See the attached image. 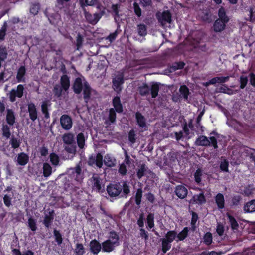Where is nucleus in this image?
<instances>
[{
  "label": "nucleus",
  "mask_w": 255,
  "mask_h": 255,
  "mask_svg": "<svg viewBox=\"0 0 255 255\" xmlns=\"http://www.w3.org/2000/svg\"><path fill=\"white\" fill-rule=\"evenodd\" d=\"M107 191L111 197H116L120 195L121 197L127 198L130 193L129 185L126 181H123L122 185L120 183L110 184L107 187Z\"/></svg>",
  "instance_id": "1"
},
{
  "label": "nucleus",
  "mask_w": 255,
  "mask_h": 255,
  "mask_svg": "<svg viewBox=\"0 0 255 255\" xmlns=\"http://www.w3.org/2000/svg\"><path fill=\"white\" fill-rule=\"evenodd\" d=\"M72 88L76 94H80L83 90L84 101L86 103L88 102L91 98L92 88L87 81L85 80L83 83L82 79L77 77L74 81Z\"/></svg>",
  "instance_id": "2"
},
{
  "label": "nucleus",
  "mask_w": 255,
  "mask_h": 255,
  "mask_svg": "<svg viewBox=\"0 0 255 255\" xmlns=\"http://www.w3.org/2000/svg\"><path fill=\"white\" fill-rule=\"evenodd\" d=\"M108 239L102 243V251L103 252L110 253L113 251L115 248L120 244V237L118 234L112 230L109 232Z\"/></svg>",
  "instance_id": "3"
},
{
  "label": "nucleus",
  "mask_w": 255,
  "mask_h": 255,
  "mask_svg": "<svg viewBox=\"0 0 255 255\" xmlns=\"http://www.w3.org/2000/svg\"><path fill=\"white\" fill-rule=\"evenodd\" d=\"M195 144L196 146L205 147L212 146L215 149L218 148L217 140L214 136H210L208 138L206 136L200 135L196 139Z\"/></svg>",
  "instance_id": "4"
},
{
  "label": "nucleus",
  "mask_w": 255,
  "mask_h": 255,
  "mask_svg": "<svg viewBox=\"0 0 255 255\" xmlns=\"http://www.w3.org/2000/svg\"><path fill=\"white\" fill-rule=\"evenodd\" d=\"M113 88L117 93H120L122 89V85L124 83V74L123 73L118 74L113 79Z\"/></svg>",
  "instance_id": "5"
},
{
  "label": "nucleus",
  "mask_w": 255,
  "mask_h": 255,
  "mask_svg": "<svg viewBox=\"0 0 255 255\" xmlns=\"http://www.w3.org/2000/svg\"><path fill=\"white\" fill-rule=\"evenodd\" d=\"M24 86L22 84H19L17 86L16 90L12 89L9 93V99L11 102H14L16 100V97L21 98L24 93Z\"/></svg>",
  "instance_id": "6"
},
{
  "label": "nucleus",
  "mask_w": 255,
  "mask_h": 255,
  "mask_svg": "<svg viewBox=\"0 0 255 255\" xmlns=\"http://www.w3.org/2000/svg\"><path fill=\"white\" fill-rule=\"evenodd\" d=\"M93 190L102 192V179L97 174H94L90 179Z\"/></svg>",
  "instance_id": "7"
},
{
  "label": "nucleus",
  "mask_w": 255,
  "mask_h": 255,
  "mask_svg": "<svg viewBox=\"0 0 255 255\" xmlns=\"http://www.w3.org/2000/svg\"><path fill=\"white\" fill-rule=\"evenodd\" d=\"M27 106L29 118L32 122H34L38 118V111L36 107L32 102H28Z\"/></svg>",
  "instance_id": "8"
},
{
  "label": "nucleus",
  "mask_w": 255,
  "mask_h": 255,
  "mask_svg": "<svg viewBox=\"0 0 255 255\" xmlns=\"http://www.w3.org/2000/svg\"><path fill=\"white\" fill-rule=\"evenodd\" d=\"M60 122L62 128L65 130H69L72 128V120L69 115L66 114L62 115Z\"/></svg>",
  "instance_id": "9"
},
{
  "label": "nucleus",
  "mask_w": 255,
  "mask_h": 255,
  "mask_svg": "<svg viewBox=\"0 0 255 255\" xmlns=\"http://www.w3.org/2000/svg\"><path fill=\"white\" fill-rule=\"evenodd\" d=\"M156 17L158 21L162 23L163 22L168 23H171L172 22V15L169 10H165L161 14L157 13Z\"/></svg>",
  "instance_id": "10"
},
{
  "label": "nucleus",
  "mask_w": 255,
  "mask_h": 255,
  "mask_svg": "<svg viewBox=\"0 0 255 255\" xmlns=\"http://www.w3.org/2000/svg\"><path fill=\"white\" fill-rule=\"evenodd\" d=\"M55 216V213L53 210L49 211L48 214H45L43 220V224L44 227L49 229L52 225Z\"/></svg>",
  "instance_id": "11"
},
{
  "label": "nucleus",
  "mask_w": 255,
  "mask_h": 255,
  "mask_svg": "<svg viewBox=\"0 0 255 255\" xmlns=\"http://www.w3.org/2000/svg\"><path fill=\"white\" fill-rule=\"evenodd\" d=\"M16 116L14 111L11 109H6V122L9 126H12L16 123Z\"/></svg>",
  "instance_id": "12"
},
{
  "label": "nucleus",
  "mask_w": 255,
  "mask_h": 255,
  "mask_svg": "<svg viewBox=\"0 0 255 255\" xmlns=\"http://www.w3.org/2000/svg\"><path fill=\"white\" fill-rule=\"evenodd\" d=\"M90 250L93 254L97 255L102 250V244L96 239L92 240L90 242Z\"/></svg>",
  "instance_id": "13"
},
{
  "label": "nucleus",
  "mask_w": 255,
  "mask_h": 255,
  "mask_svg": "<svg viewBox=\"0 0 255 255\" xmlns=\"http://www.w3.org/2000/svg\"><path fill=\"white\" fill-rule=\"evenodd\" d=\"M175 192L177 196L180 199H184L188 194L186 187L182 185H178L175 188Z\"/></svg>",
  "instance_id": "14"
},
{
  "label": "nucleus",
  "mask_w": 255,
  "mask_h": 255,
  "mask_svg": "<svg viewBox=\"0 0 255 255\" xmlns=\"http://www.w3.org/2000/svg\"><path fill=\"white\" fill-rule=\"evenodd\" d=\"M60 86L63 89V91L67 92L70 87V77L66 74L62 75L60 79Z\"/></svg>",
  "instance_id": "15"
},
{
  "label": "nucleus",
  "mask_w": 255,
  "mask_h": 255,
  "mask_svg": "<svg viewBox=\"0 0 255 255\" xmlns=\"http://www.w3.org/2000/svg\"><path fill=\"white\" fill-rule=\"evenodd\" d=\"M112 105L114 107L113 108L118 113H122L123 112V106L119 96H117L113 98Z\"/></svg>",
  "instance_id": "16"
},
{
  "label": "nucleus",
  "mask_w": 255,
  "mask_h": 255,
  "mask_svg": "<svg viewBox=\"0 0 255 255\" xmlns=\"http://www.w3.org/2000/svg\"><path fill=\"white\" fill-rule=\"evenodd\" d=\"M228 22H225L221 19H217L213 24V30L216 32H220L223 31Z\"/></svg>",
  "instance_id": "17"
},
{
  "label": "nucleus",
  "mask_w": 255,
  "mask_h": 255,
  "mask_svg": "<svg viewBox=\"0 0 255 255\" xmlns=\"http://www.w3.org/2000/svg\"><path fill=\"white\" fill-rule=\"evenodd\" d=\"M206 202V198L204 196V193L201 192L199 194L194 195L190 200V203L198 204L199 205H202Z\"/></svg>",
  "instance_id": "18"
},
{
  "label": "nucleus",
  "mask_w": 255,
  "mask_h": 255,
  "mask_svg": "<svg viewBox=\"0 0 255 255\" xmlns=\"http://www.w3.org/2000/svg\"><path fill=\"white\" fill-rule=\"evenodd\" d=\"M160 83L152 82L150 83V92L152 98H156L158 95Z\"/></svg>",
  "instance_id": "19"
},
{
  "label": "nucleus",
  "mask_w": 255,
  "mask_h": 255,
  "mask_svg": "<svg viewBox=\"0 0 255 255\" xmlns=\"http://www.w3.org/2000/svg\"><path fill=\"white\" fill-rule=\"evenodd\" d=\"M26 75V68L24 66H21L18 69L17 74L16 76V78L17 80V82L18 83L20 82H25V76Z\"/></svg>",
  "instance_id": "20"
},
{
  "label": "nucleus",
  "mask_w": 255,
  "mask_h": 255,
  "mask_svg": "<svg viewBox=\"0 0 255 255\" xmlns=\"http://www.w3.org/2000/svg\"><path fill=\"white\" fill-rule=\"evenodd\" d=\"M85 18L87 21L92 24H96L100 20L101 16L99 13H94L92 14L89 12L85 13Z\"/></svg>",
  "instance_id": "21"
},
{
  "label": "nucleus",
  "mask_w": 255,
  "mask_h": 255,
  "mask_svg": "<svg viewBox=\"0 0 255 255\" xmlns=\"http://www.w3.org/2000/svg\"><path fill=\"white\" fill-rule=\"evenodd\" d=\"M135 118L137 125L141 128H147L145 118L139 112L135 113Z\"/></svg>",
  "instance_id": "22"
},
{
  "label": "nucleus",
  "mask_w": 255,
  "mask_h": 255,
  "mask_svg": "<svg viewBox=\"0 0 255 255\" xmlns=\"http://www.w3.org/2000/svg\"><path fill=\"white\" fill-rule=\"evenodd\" d=\"M29 161L28 155L24 152H21L17 155V162L18 165L25 166Z\"/></svg>",
  "instance_id": "23"
},
{
  "label": "nucleus",
  "mask_w": 255,
  "mask_h": 255,
  "mask_svg": "<svg viewBox=\"0 0 255 255\" xmlns=\"http://www.w3.org/2000/svg\"><path fill=\"white\" fill-rule=\"evenodd\" d=\"M116 112H117L113 108L109 109L108 119L106 121V124L110 125L112 124L115 123L117 118Z\"/></svg>",
  "instance_id": "24"
},
{
  "label": "nucleus",
  "mask_w": 255,
  "mask_h": 255,
  "mask_svg": "<svg viewBox=\"0 0 255 255\" xmlns=\"http://www.w3.org/2000/svg\"><path fill=\"white\" fill-rule=\"evenodd\" d=\"M62 139L64 144L69 145L75 143L74 134L71 132L63 134Z\"/></svg>",
  "instance_id": "25"
},
{
  "label": "nucleus",
  "mask_w": 255,
  "mask_h": 255,
  "mask_svg": "<svg viewBox=\"0 0 255 255\" xmlns=\"http://www.w3.org/2000/svg\"><path fill=\"white\" fill-rule=\"evenodd\" d=\"M104 164L108 167H113L116 164V159L109 154H106L104 157Z\"/></svg>",
  "instance_id": "26"
},
{
  "label": "nucleus",
  "mask_w": 255,
  "mask_h": 255,
  "mask_svg": "<svg viewBox=\"0 0 255 255\" xmlns=\"http://www.w3.org/2000/svg\"><path fill=\"white\" fill-rule=\"evenodd\" d=\"M138 92L142 96H146L150 93V86L146 83H143L138 87Z\"/></svg>",
  "instance_id": "27"
},
{
  "label": "nucleus",
  "mask_w": 255,
  "mask_h": 255,
  "mask_svg": "<svg viewBox=\"0 0 255 255\" xmlns=\"http://www.w3.org/2000/svg\"><path fill=\"white\" fill-rule=\"evenodd\" d=\"M215 202L219 209H222L225 207V199L224 195L220 193H218L215 197Z\"/></svg>",
  "instance_id": "28"
},
{
  "label": "nucleus",
  "mask_w": 255,
  "mask_h": 255,
  "mask_svg": "<svg viewBox=\"0 0 255 255\" xmlns=\"http://www.w3.org/2000/svg\"><path fill=\"white\" fill-rule=\"evenodd\" d=\"M244 210L247 213L255 212V199L251 200L247 202L244 206Z\"/></svg>",
  "instance_id": "29"
},
{
  "label": "nucleus",
  "mask_w": 255,
  "mask_h": 255,
  "mask_svg": "<svg viewBox=\"0 0 255 255\" xmlns=\"http://www.w3.org/2000/svg\"><path fill=\"white\" fill-rule=\"evenodd\" d=\"M70 170L71 171V175H73L74 176H75V180L79 181V178L81 177L82 175V169L81 166L79 164H78L75 167L72 168Z\"/></svg>",
  "instance_id": "30"
},
{
  "label": "nucleus",
  "mask_w": 255,
  "mask_h": 255,
  "mask_svg": "<svg viewBox=\"0 0 255 255\" xmlns=\"http://www.w3.org/2000/svg\"><path fill=\"white\" fill-rule=\"evenodd\" d=\"M179 91L180 94L184 98V100L187 101L188 99V97L190 94V92L188 87L185 85H182L180 86Z\"/></svg>",
  "instance_id": "31"
},
{
  "label": "nucleus",
  "mask_w": 255,
  "mask_h": 255,
  "mask_svg": "<svg viewBox=\"0 0 255 255\" xmlns=\"http://www.w3.org/2000/svg\"><path fill=\"white\" fill-rule=\"evenodd\" d=\"M43 176L44 177H49L52 173V168L51 165L47 162H45L43 164Z\"/></svg>",
  "instance_id": "32"
},
{
  "label": "nucleus",
  "mask_w": 255,
  "mask_h": 255,
  "mask_svg": "<svg viewBox=\"0 0 255 255\" xmlns=\"http://www.w3.org/2000/svg\"><path fill=\"white\" fill-rule=\"evenodd\" d=\"M168 158L167 162L170 165L173 166L178 162L177 154L175 152H171L168 154Z\"/></svg>",
  "instance_id": "33"
},
{
  "label": "nucleus",
  "mask_w": 255,
  "mask_h": 255,
  "mask_svg": "<svg viewBox=\"0 0 255 255\" xmlns=\"http://www.w3.org/2000/svg\"><path fill=\"white\" fill-rule=\"evenodd\" d=\"M189 228L187 227H184L182 230L178 234H177V241H183L188 236Z\"/></svg>",
  "instance_id": "34"
},
{
  "label": "nucleus",
  "mask_w": 255,
  "mask_h": 255,
  "mask_svg": "<svg viewBox=\"0 0 255 255\" xmlns=\"http://www.w3.org/2000/svg\"><path fill=\"white\" fill-rule=\"evenodd\" d=\"M76 140L78 147L80 149H83L85 144V139L84 133L82 132L78 133L76 137Z\"/></svg>",
  "instance_id": "35"
},
{
  "label": "nucleus",
  "mask_w": 255,
  "mask_h": 255,
  "mask_svg": "<svg viewBox=\"0 0 255 255\" xmlns=\"http://www.w3.org/2000/svg\"><path fill=\"white\" fill-rule=\"evenodd\" d=\"M185 63L183 61L175 62L172 63L170 67L171 71H175L177 70H181L184 68Z\"/></svg>",
  "instance_id": "36"
},
{
  "label": "nucleus",
  "mask_w": 255,
  "mask_h": 255,
  "mask_svg": "<svg viewBox=\"0 0 255 255\" xmlns=\"http://www.w3.org/2000/svg\"><path fill=\"white\" fill-rule=\"evenodd\" d=\"M203 175V170L201 168H198L194 174L195 182L197 184H200L202 181V176Z\"/></svg>",
  "instance_id": "37"
},
{
  "label": "nucleus",
  "mask_w": 255,
  "mask_h": 255,
  "mask_svg": "<svg viewBox=\"0 0 255 255\" xmlns=\"http://www.w3.org/2000/svg\"><path fill=\"white\" fill-rule=\"evenodd\" d=\"M2 134L3 137L7 139L9 138L11 136L10 128L8 124L2 125L1 128Z\"/></svg>",
  "instance_id": "38"
},
{
  "label": "nucleus",
  "mask_w": 255,
  "mask_h": 255,
  "mask_svg": "<svg viewBox=\"0 0 255 255\" xmlns=\"http://www.w3.org/2000/svg\"><path fill=\"white\" fill-rule=\"evenodd\" d=\"M227 217L229 219L232 230L233 231L237 230L239 228V224L235 217L229 214H227Z\"/></svg>",
  "instance_id": "39"
},
{
  "label": "nucleus",
  "mask_w": 255,
  "mask_h": 255,
  "mask_svg": "<svg viewBox=\"0 0 255 255\" xmlns=\"http://www.w3.org/2000/svg\"><path fill=\"white\" fill-rule=\"evenodd\" d=\"M162 242V251L166 253L171 247V242L165 240L164 238L161 239Z\"/></svg>",
  "instance_id": "40"
},
{
  "label": "nucleus",
  "mask_w": 255,
  "mask_h": 255,
  "mask_svg": "<svg viewBox=\"0 0 255 255\" xmlns=\"http://www.w3.org/2000/svg\"><path fill=\"white\" fill-rule=\"evenodd\" d=\"M48 102L46 101H43L41 104V111L46 119L50 118V114L48 112Z\"/></svg>",
  "instance_id": "41"
},
{
  "label": "nucleus",
  "mask_w": 255,
  "mask_h": 255,
  "mask_svg": "<svg viewBox=\"0 0 255 255\" xmlns=\"http://www.w3.org/2000/svg\"><path fill=\"white\" fill-rule=\"evenodd\" d=\"M147 167L144 163L140 164L139 166V168L137 171V176L139 179H141L145 175V172L147 171Z\"/></svg>",
  "instance_id": "42"
},
{
  "label": "nucleus",
  "mask_w": 255,
  "mask_h": 255,
  "mask_svg": "<svg viewBox=\"0 0 255 255\" xmlns=\"http://www.w3.org/2000/svg\"><path fill=\"white\" fill-rule=\"evenodd\" d=\"M177 238V232L175 230H170L167 232L165 235V240L172 242Z\"/></svg>",
  "instance_id": "43"
},
{
  "label": "nucleus",
  "mask_w": 255,
  "mask_h": 255,
  "mask_svg": "<svg viewBox=\"0 0 255 255\" xmlns=\"http://www.w3.org/2000/svg\"><path fill=\"white\" fill-rule=\"evenodd\" d=\"M218 19L225 21V22H228L229 20L228 17L226 15L225 9L223 7H221L219 8L218 10Z\"/></svg>",
  "instance_id": "44"
},
{
  "label": "nucleus",
  "mask_w": 255,
  "mask_h": 255,
  "mask_svg": "<svg viewBox=\"0 0 255 255\" xmlns=\"http://www.w3.org/2000/svg\"><path fill=\"white\" fill-rule=\"evenodd\" d=\"M148 229H152L154 227V214L149 213L146 218Z\"/></svg>",
  "instance_id": "45"
},
{
  "label": "nucleus",
  "mask_w": 255,
  "mask_h": 255,
  "mask_svg": "<svg viewBox=\"0 0 255 255\" xmlns=\"http://www.w3.org/2000/svg\"><path fill=\"white\" fill-rule=\"evenodd\" d=\"M52 91L54 97H55L57 98H59L62 96L63 89L61 87H60L59 85L56 84L54 86Z\"/></svg>",
  "instance_id": "46"
},
{
  "label": "nucleus",
  "mask_w": 255,
  "mask_h": 255,
  "mask_svg": "<svg viewBox=\"0 0 255 255\" xmlns=\"http://www.w3.org/2000/svg\"><path fill=\"white\" fill-rule=\"evenodd\" d=\"M27 223L28 227L32 231L35 232L37 230V227L35 219L33 218L32 217H30L28 219Z\"/></svg>",
  "instance_id": "47"
},
{
  "label": "nucleus",
  "mask_w": 255,
  "mask_h": 255,
  "mask_svg": "<svg viewBox=\"0 0 255 255\" xmlns=\"http://www.w3.org/2000/svg\"><path fill=\"white\" fill-rule=\"evenodd\" d=\"M138 34L140 36H145L147 33V26L144 24H140L137 26Z\"/></svg>",
  "instance_id": "48"
},
{
  "label": "nucleus",
  "mask_w": 255,
  "mask_h": 255,
  "mask_svg": "<svg viewBox=\"0 0 255 255\" xmlns=\"http://www.w3.org/2000/svg\"><path fill=\"white\" fill-rule=\"evenodd\" d=\"M143 190L141 188H138L136 192L135 200L136 204L139 206L141 203V199L142 197Z\"/></svg>",
  "instance_id": "49"
},
{
  "label": "nucleus",
  "mask_w": 255,
  "mask_h": 255,
  "mask_svg": "<svg viewBox=\"0 0 255 255\" xmlns=\"http://www.w3.org/2000/svg\"><path fill=\"white\" fill-rule=\"evenodd\" d=\"M120 25L118 24L117 30L114 32L110 33L109 35L108 36L107 39L110 42H112L113 41H114L116 39L118 34H119L120 32H121V30L120 29Z\"/></svg>",
  "instance_id": "50"
},
{
  "label": "nucleus",
  "mask_w": 255,
  "mask_h": 255,
  "mask_svg": "<svg viewBox=\"0 0 255 255\" xmlns=\"http://www.w3.org/2000/svg\"><path fill=\"white\" fill-rule=\"evenodd\" d=\"M192 218L191 221V230L192 231L195 230L196 228V224L198 219V215L197 213L192 211Z\"/></svg>",
  "instance_id": "51"
},
{
  "label": "nucleus",
  "mask_w": 255,
  "mask_h": 255,
  "mask_svg": "<svg viewBox=\"0 0 255 255\" xmlns=\"http://www.w3.org/2000/svg\"><path fill=\"white\" fill-rule=\"evenodd\" d=\"M10 144L11 145V147L13 149H16L19 148L20 145L21 141L19 139L15 137L12 136L10 139Z\"/></svg>",
  "instance_id": "52"
},
{
  "label": "nucleus",
  "mask_w": 255,
  "mask_h": 255,
  "mask_svg": "<svg viewBox=\"0 0 255 255\" xmlns=\"http://www.w3.org/2000/svg\"><path fill=\"white\" fill-rule=\"evenodd\" d=\"M40 8V5L39 3H32L30 5V12L32 14L36 15L38 14Z\"/></svg>",
  "instance_id": "53"
},
{
  "label": "nucleus",
  "mask_w": 255,
  "mask_h": 255,
  "mask_svg": "<svg viewBox=\"0 0 255 255\" xmlns=\"http://www.w3.org/2000/svg\"><path fill=\"white\" fill-rule=\"evenodd\" d=\"M49 158L50 161L53 165L57 166L59 164V158L56 154L54 153H51Z\"/></svg>",
  "instance_id": "54"
},
{
  "label": "nucleus",
  "mask_w": 255,
  "mask_h": 255,
  "mask_svg": "<svg viewBox=\"0 0 255 255\" xmlns=\"http://www.w3.org/2000/svg\"><path fill=\"white\" fill-rule=\"evenodd\" d=\"M136 134L134 129H131L128 133V138L131 144H133L136 142Z\"/></svg>",
  "instance_id": "55"
},
{
  "label": "nucleus",
  "mask_w": 255,
  "mask_h": 255,
  "mask_svg": "<svg viewBox=\"0 0 255 255\" xmlns=\"http://www.w3.org/2000/svg\"><path fill=\"white\" fill-rule=\"evenodd\" d=\"M204 243L206 245H210L212 243L213 237L210 232H207L203 236Z\"/></svg>",
  "instance_id": "56"
},
{
  "label": "nucleus",
  "mask_w": 255,
  "mask_h": 255,
  "mask_svg": "<svg viewBox=\"0 0 255 255\" xmlns=\"http://www.w3.org/2000/svg\"><path fill=\"white\" fill-rule=\"evenodd\" d=\"M99 0H80V3L82 6H93L97 4Z\"/></svg>",
  "instance_id": "57"
},
{
  "label": "nucleus",
  "mask_w": 255,
  "mask_h": 255,
  "mask_svg": "<svg viewBox=\"0 0 255 255\" xmlns=\"http://www.w3.org/2000/svg\"><path fill=\"white\" fill-rule=\"evenodd\" d=\"M53 234L55 237V240L57 242V244L59 245H61L62 243L63 239L62 235L60 232L55 229L53 231Z\"/></svg>",
  "instance_id": "58"
},
{
  "label": "nucleus",
  "mask_w": 255,
  "mask_h": 255,
  "mask_svg": "<svg viewBox=\"0 0 255 255\" xmlns=\"http://www.w3.org/2000/svg\"><path fill=\"white\" fill-rule=\"evenodd\" d=\"M65 150L68 153L75 154L76 152V146L75 143L64 146Z\"/></svg>",
  "instance_id": "59"
},
{
  "label": "nucleus",
  "mask_w": 255,
  "mask_h": 255,
  "mask_svg": "<svg viewBox=\"0 0 255 255\" xmlns=\"http://www.w3.org/2000/svg\"><path fill=\"white\" fill-rule=\"evenodd\" d=\"M7 50L5 46H1L0 47V58L2 61H4L7 57Z\"/></svg>",
  "instance_id": "60"
},
{
  "label": "nucleus",
  "mask_w": 255,
  "mask_h": 255,
  "mask_svg": "<svg viewBox=\"0 0 255 255\" xmlns=\"http://www.w3.org/2000/svg\"><path fill=\"white\" fill-rule=\"evenodd\" d=\"M248 82V77L246 76L241 75L240 77L239 82L240 84V88L243 89L246 86Z\"/></svg>",
  "instance_id": "61"
},
{
  "label": "nucleus",
  "mask_w": 255,
  "mask_h": 255,
  "mask_svg": "<svg viewBox=\"0 0 255 255\" xmlns=\"http://www.w3.org/2000/svg\"><path fill=\"white\" fill-rule=\"evenodd\" d=\"M75 253L77 255H83L85 253L84 248L82 244L77 243L75 248Z\"/></svg>",
  "instance_id": "62"
},
{
  "label": "nucleus",
  "mask_w": 255,
  "mask_h": 255,
  "mask_svg": "<svg viewBox=\"0 0 255 255\" xmlns=\"http://www.w3.org/2000/svg\"><path fill=\"white\" fill-rule=\"evenodd\" d=\"M96 165L99 168H101L103 166V156L100 153H98L95 157Z\"/></svg>",
  "instance_id": "63"
},
{
  "label": "nucleus",
  "mask_w": 255,
  "mask_h": 255,
  "mask_svg": "<svg viewBox=\"0 0 255 255\" xmlns=\"http://www.w3.org/2000/svg\"><path fill=\"white\" fill-rule=\"evenodd\" d=\"M12 199V197L11 195H8L7 194L4 195L3 200V202L6 207H9L11 205Z\"/></svg>",
  "instance_id": "64"
}]
</instances>
